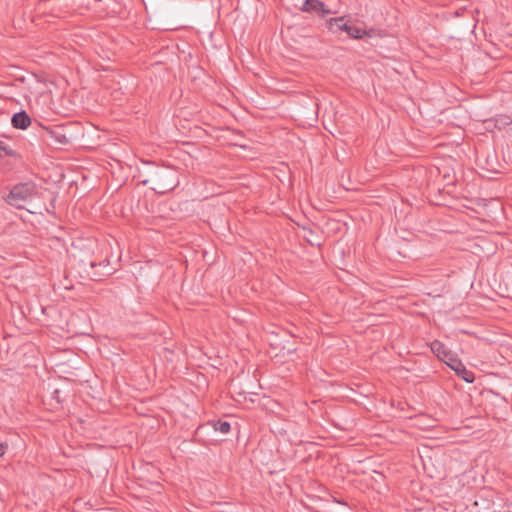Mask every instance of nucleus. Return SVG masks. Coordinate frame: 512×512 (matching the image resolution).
<instances>
[{
  "label": "nucleus",
  "instance_id": "6e6552de",
  "mask_svg": "<svg viewBox=\"0 0 512 512\" xmlns=\"http://www.w3.org/2000/svg\"><path fill=\"white\" fill-rule=\"evenodd\" d=\"M453 370L456 372V374L461 377L465 382L467 383H473L475 380L474 373L464 366V364L457 363L456 367H453Z\"/></svg>",
  "mask_w": 512,
  "mask_h": 512
},
{
  "label": "nucleus",
  "instance_id": "7ed1b4c3",
  "mask_svg": "<svg viewBox=\"0 0 512 512\" xmlns=\"http://www.w3.org/2000/svg\"><path fill=\"white\" fill-rule=\"evenodd\" d=\"M74 6V0H41L37 9L40 12H49L53 17H64Z\"/></svg>",
  "mask_w": 512,
  "mask_h": 512
},
{
  "label": "nucleus",
  "instance_id": "9d476101",
  "mask_svg": "<svg viewBox=\"0 0 512 512\" xmlns=\"http://www.w3.org/2000/svg\"><path fill=\"white\" fill-rule=\"evenodd\" d=\"M211 424L215 431H219L222 434H227L231 429V425L227 421H213Z\"/></svg>",
  "mask_w": 512,
  "mask_h": 512
},
{
  "label": "nucleus",
  "instance_id": "20e7f679",
  "mask_svg": "<svg viewBox=\"0 0 512 512\" xmlns=\"http://www.w3.org/2000/svg\"><path fill=\"white\" fill-rule=\"evenodd\" d=\"M327 27L333 33L344 31L353 39H363L368 35L365 30L349 24L344 17L330 18L327 20Z\"/></svg>",
  "mask_w": 512,
  "mask_h": 512
},
{
  "label": "nucleus",
  "instance_id": "ddd939ff",
  "mask_svg": "<svg viewBox=\"0 0 512 512\" xmlns=\"http://www.w3.org/2000/svg\"><path fill=\"white\" fill-rule=\"evenodd\" d=\"M6 446L0 442V456L4 455Z\"/></svg>",
  "mask_w": 512,
  "mask_h": 512
},
{
  "label": "nucleus",
  "instance_id": "9b49d317",
  "mask_svg": "<svg viewBox=\"0 0 512 512\" xmlns=\"http://www.w3.org/2000/svg\"><path fill=\"white\" fill-rule=\"evenodd\" d=\"M445 364H447L451 369L457 366V363H461V361L457 358L456 354L451 350L447 353V357H443L442 360Z\"/></svg>",
  "mask_w": 512,
  "mask_h": 512
},
{
  "label": "nucleus",
  "instance_id": "423d86ee",
  "mask_svg": "<svg viewBox=\"0 0 512 512\" xmlns=\"http://www.w3.org/2000/svg\"><path fill=\"white\" fill-rule=\"evenodd\" d=\"M300 10L306 13H316L322 17L332 13L320 0H304Z\"/></svg>",
  "mask_w": 512,
  "mask_h": 512
},
{
  "label": "nucleus",
  "instance_id": "f257e3e1",
  "mask_svg": "<svg viewBox=\"0 0 512 512\" xmlns=\"http://www.w3.org/2000/svg\"><path fill=\"white\" fill-rule=\"evenodd\" d=\"M38 195L37 184L33 181L15 184L4 197L5 202L17 209H22L23 203L31 201Z\"/></svg>",
  "mask_w": 512,
  "mask_h": 512
},
{
  "label": "nucleus",
  "instance_id": "0eeeda50",
  "mask_svg": "<svg viewBox=\"0 0 512 512\" xmlns=\"http://www.w3.org/2000/svg\"><path fill=\"white\" fill-rule=\"evenodd\" d=\"M11 123L14 128L25 130L30 126L31 118L25 111H21L12 116Z\"/></svg>",
  "mask_w": 512,
  "mask_h": 512
},
{
  "label": "nucleus",
  "instance_id": "39448f33",
  "mask_svg": "<svg viewBox=\"0 0 512 512\" xmlns=\"http://www.w3.org/2000/svg\"><path fill=\"white\" fill-rule=\"evenodd\" d=\"M174 177L173 173L161 170L155 173V178L158 181V186L153 188L160 194H164L168 191H171L175 188L176 184L173 181H170Z\"/></svg>",
  "mask_w": 512,
  "mask_h": 512
},
{
  "label": "nucleus",
  "instance_id": "f8f14e48",
  "mask_svg": "<svg viewBox=\"0 0 512 512\" xmlns=\"http://www.w3.org/2000/svg\"><path fill=\"white\" fill-rule=\"evenodd\" d=\"M16 152L5 142L0 140V157H13Z\"/></svg>",
  "mask_w": 512,
  "mask_h": 512
},
{
  "label": "nucleus",
  "instance_id": "1a4fd4ad",
  "mask_svg": "<svg viewBox=\"0 0 512 512\" xmlns=\"http://www.w3.org/2000/svg\"><path fill=\"white\" fill-rule=\"evenodd\" d=\"M431 351L438 359L442 360L443 357H447V353L450 351L441 341L434 340L430 344Z\"/></svg>",
  "mask_w": 512,
  "mask_h": 512
},
{
  "label": "nucleus",
  "instance_id": "f03ea898",
  "mask_svg": "<svg viewBox=\"0 0 512 512\" xmlns=\"http://www.w3.org/2000/svg\"><path fill=\"white\" fill-rule=\"evenodd\" d=\"M69 125H53L44 130L43 137L50 145L65 146L71 142L72 134Z\"/></svg>",
  "mask_w": 512,
  "mask_h": 512
}]
</instances>
